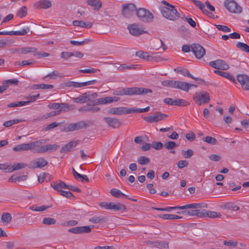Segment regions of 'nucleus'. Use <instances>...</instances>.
I'll use <instances>...</instances> for the list:
<instances>
[{"mask_svg":"<svg viewBox=\"0 0 249 249\" xmlns=\"http://www.w3.org/2000/svg\"><path fill=\"white\" fill-rule=\"evenodd\" d=\"M73 56V54L72 52H62L61 53V58L64 59H68Z\"/></svg>","mask_w":249,"mask_h":249,"instance_id":"338daca9","label":"nucleus"},{"mask_svg":"<svg viewBox=\"0 0 249 249\" xmlns=\"http://www.w3.org/2000/svg\"><path fill=\"white\" fill-rule=\"evenodd\" d=\"M163 146V144L160 142H154L152 144V147L156 150H160Z\"/></svg>","mask_w":249,"mask_h":249,"instance_id":"774afa93","label":"nucleus"},{"mask_svg":"<svg viewBox=\"0 0 249 249\" xmlns=\"http://www.w3.org/2000/svg\"><path fill=\"white\" fill-rule=\"evenodd\" d=\"M42 223L45 225H50L55 224V219L51 217H45L43 218Z\"/></svg>","mask_w":249,"mask_h":249,"instance_id":"603ef678","label":"nucleus"},{"mask_svg":"<svg viewBox=\"0 0 249 249\" xmlns=\"http://www.w3.org/2000/svg\"><path fill=\"white\" fill-rule=\"evenodd\" d=\"M158 216L159 217L163 219H165V220L178 219L181 218L178 215H175V214H159Z\"/></svg>","mask_w":249,"mask_h":249,"instance_id":"ea45409f","label":"nucleus"},{"mask_svg":"<svg viewBox=\"0 0 249 249\" xmlns=\"http://www.w3.org/2000/svg\"><path fill=\"white\" fill-rule=\"evenodd\" d=\"M136 5L133 3H125V18H129L136 13Z\"/></svg>","mask_w":249,"mask_h":249,"instance_id":"393cba45","label":"nucleus"},{"mask_svg":"<svg viewBox=\"0 0 249 249\" xmlns=\"http://www.w3.org/2000/svg\"><path fill=\"white\" fill-rule=\"evenodd\" d=\"M52 6V2L49 0H40L35 3L34 6L35 9H47Z\"/></svg>","mask_w":249,"mask_h":249,"instance_id":"aec40b11","label":"nucleus"},{"mask_svg":"<svg viewBox=\"0 0 249 249\" xmlns=\"http://www.w3.org/2000/svg\"><path fill=\"white\" fill-rule=\"evenodd\" d=\"M18 81L16 79H9L6 80L3 82V85H17L18 84Z\"/></svg>","mask_w":249,"mask_h":249,"instance_id":"0e129e2a","label":"nucleus"},{"mask_svg":"<svg viewBox=\"0 0 249 249\" xmlns=\"http://www.w3.org/2000/svg\"><path fill=\"white\" fill-rule=\"evenodd\" d=\"M224 208L226 210H232L233 211H237L240 208L233 202L226 203L224 205Z\"/></svg>","mask_w":249,"mask_h":249,"instance_id":"58836bf2","label":"nucleus"},{"mask_svg":"<svg viewBox=\"0 0 249 249\" xmlns=\"http://www.w3.org/2000/svg\"><path fill=\"white\" fill-rule=\"evenodd\" d=\"M48 164L47 160L43 158H39L30 161L28 167L29 168H42Z\"/></svg>","mask_w":249,"mask_h":249,"instance_id":"9d476101","label":"nucleus"},{"mask_svg":"<svg viewBox=\"0 0 249 249\" xmlns=\"http://www.w3.org/2000/svg\"><path fill=\"white\" fill-rule=\"evenodd\" d=\"M109 114L112 115H121L124 113V107H114L110 108L108 111Z\"/></svg>","mask_w":249,"mask_h":249,"instance_id":"2f4dec72","label":"nucleus"},{"mask_svg":"<svg viewBox=\"0 0 249 249\" xmlns=\"http://www.w3.org/2000/svg\"><path fill=\"white\" fill-rule=\"evenodd\" d=\"M127 29L129 31V33L132 36H138L146 33V31H144V28L143 26L140 24L133 23L129 24L127 26Z\"/></svg>","mask_w":249,"mask_h":249,"instance_id":"423d86ee","label":"nucleus"},{"mask_svg":"<svg viewBox=\"0 0 249 249\" xmlns=\"http://www.w3.org/2000/svg\"><path fill=\"white\" fill-rule=\"evenodd\" d=\"M89 93L86 92L76 98H73L72 100L76 103H85L90 100Z\"/></svg>","mask_w":249,"mask_h":249,"instance_id":"a878e982","label":"nucleus"},{"mask_svg":"<svg viewBox=\"0 0 249 249\" xmlns=\"http://www.w3.org/2000/svg\"><path fill=\"white\" fill-rule=\"evenodd\" d=\"M110 194L114 197L117 198L123 197L124 195L119 190L117 189H112L110 190Z\"/></svg>","mask_w":249,"mask_h":249,"instance_id":"de8ad7c7","label":"nucleus"},{"mask_svg":"<svg viewBox=\"0 0 249 249\" xmlns=\"http://www.w3.org/2000/svg\"><path fill=\"white\" fill-rule=\"evenodd\" d=\"M136 15L140 20L144 22H151L154 18L153 14L149 10L142 8L136 11Z\"/></svg>","mask_w":249,"mask_h":249,"instance_id":"7ed1b4c3","label":"nucleus"},{"mask_svg":"<svg viewBox=\"0 0 249 249\" xmlns=\"http://www.w3.org/2000/svg\"><path fill=\"white\" fill-rule=\"evenodd\" d=\"M120 100L118 97H106L105 98H99L95 100L92 102L93 105H97L99 104H105L107 103H110L113 102H117Z\"/></svg>","mask_w":249,"mask_h":249,"instance_id":"dca6fc26","label":"nucleus"},{"mask_svg":"<svg viewBox=\"0 0 249 249\" xmlns=\"http://www.w3.org/2000/svg\"><path fill=\"white\" fill-rule=\"evenodd\" d=\"M97 81L96 80H90L85 82H76L73 81H68L65 83V85L67 87L81 88L90 85L95 84Z\"/></svg>","mask_w":249,"mask_h":249,"instance_id":"ddd939ff","label":"nucleus"},{"mask_svg":"<svg viewBox=\"0 0 249 249\" xmlns=\"http://www.w3.org/2000/svg\"><path fill=\"white\" fill-rule=\"evenodd\" d=\"M194 154V152L192 149H188L187 151L183 150L182 155L184 158L188 159L191 158Z\"/></svg>","mask_w":249,"mask_h":249,"instance_id":"bf43d9fd","label":"nucleus"},{"mask_svg":"<svg viewBox=\"0 0 249 249\" xmlns=\"http://www.w3.org/2000/svg\"><path fill=\"white\" fill-rule=\"evenodd\" d=\"M61 113V110L52 111L48 113H45L43 116L41 117L39 120H43L53 117L54 116L59 115Z\"/></svg>","mask_w":249,"mask_h":249,"instance_id":"c03bdc74","label":"nucleus"},{"mask_svg":"<svg viewBox=\"0 0 249 249\" xmlns=\"http://www.w3.org/2000/svg\"><path fill=\"white\" fill-rule=\"evenodd\" d=\"M180 72L184 76L195 78V77L190 74L189 71L186 69H180Z\"/></svg>","mask_w":249,"mask_h":249,"instance_id":"69168bd1","label":"nucleus"},{"mask_svg":"<svg viewBox=\"0 0 249 249\" xmlns=\"http://www.w3.org/2000/svg\"><path fill=\"white\" fill-rule=\"evenodd\" d=\"M29 104V102L27 101H19L10 103L7 105V107H21L23 106L28 105Z\"/></svg>","mask_w":249,"mask_h":249,"instance_id":"79ce46f5","label":"nucleus"},{"mask_svg":"<svg viewBox=\"0 0 249 249\" xmlns=\"http://www.w3.org/2000/svg\"><path fill=\"white\" fill-rule=\"evenodd\" d=\"M152 92V90L151 89L144 88L133 87L125 88V95H145Z\"/></svg>","mask_w":249,"mask_h":249,"instance_id":"39448f33","label":"nucleus"},{"mask_svg":"<svg viewBox=\"0 0 249 249\" xmlns=\"http://www.w3.org/2000/svg\"><path fill=\"white\" fill-rule=\"evenodd\" d=\"M193 3L197 7H198L203 13L204 10H206L205 8L204 4L199 0H193Z\"/></svg>","mask_w":249,"mask_h":249,"instance_id":"5fc2aeb1","label":"nucleus"},{"mask_svg":"<svg viewBox=\"0 0 249 249\" xmlns=\"http://www.w3.org/2000/svg\"><path fill=\"white\" fill-rule=\"evenodd\" d=\"M216 28L219 30L222 31L224 32H230L231 30L230 28H229L227 26L222 25H216Z\"/></svg>","mask_w":249,"mask_h":249,"instance_id":"e2e57ef3","label":"nucleus"},{"mask_svg":"<svg viewBox=\"0 0 249 249\" xmlns=\"http://www.w3.org/2000/svg\"><path fill=\"white\" fill-rule=\"evenodd\" d=\"M30 31V28L27 27L23 29L21 31H13L14 36H24L26 35Z\"/></svg>","mask_w":249,"mask_h":249,"instance_id":"6e6d98bb","label":"nucleus"},{"mask_svg":"<svg viewBox=\"0 0 249 249\" xmlns=\"http://www.w3.org/2000/svg\"><path fill=\"white\" fill-rule=\"evenodd\" d=\"M100 206L106 209H112L115 210H119L122 209V205L118 203H114L112 202H103L101 203Z\"/></svg>","mask_w":249,"mask_h":249,"instance_id":"412c9836","label":"nucleus"},{"mask_svg":"<svg viewBox=\"0 0 249 249\" xmlns=\"http://www.w3.org/2000/svg\"><path fill=\"white\" fill-rule=\"evenodd\" d=\"M23 121H24V120H23L22 119H18L9 120V121L5 122L3 124V125L5 127H10V126L14 125V124H18V123H20V122H22Z\"/></svg>","mask_w":249,"mask_h":249,"instance_id":"a18cd8bd","label":"nucleus"},{"mask_svg":"<svg viewBox=\"0 0 249 249\" xmlns=\"http://www.w3.org/2000/svg\"><path fill=\"white\" fill-rule=\"evenodd\" d=\"M72 173L73 176L76 179H79L82 182L84 181L87 182L89 181V179L87 175H81L78 173L73 168H72Z\"/></svg>","mask_w":249,"mask_h":249,"instance_id":"7c9ffc66","label":"nucleus"},{"mask_svg":"<svg viewBox=\"0 0 249 249\" xmlns=\"http://www.w3.org/2000/svg\"><path fill=\"white\" fill-rule=\"evenodd\" d=\"M59 147V145L56 144H49L41 146L39 148L35 149L34 153H45L47 152H53L56 151Z\"/></svg>","mask_w":249,"mask_h":249,"instance_id":"9b49d317","label":"nucleus"},{"mask_svg":"<svg viewBox=\"0 0 249 249\" xmlns=\"http://www.w3.org/2000/svg\"><path fill=\"white\" fill-rule=\"evenodd\" d=\"M79 141H71L63 146L60 150V153H66L71 151L79 144Z\"/></svg>","mask_w":249,"mask_h":249,"instance_id":"4be33fe9","label":"nucleus"},{"mask_svg":"<svg viewBox=\"0 0 249 249\" xmlns=\"http://www.w3.org/2000/svg\"><path fill=\"white\" fill-rule=\"evenodd\" d=\"M224 6L231 13L240 14L242 11V8L233 0L225 1Z\"/></svg>","mask_w":249,"mask_h":249,"instance_id":"0eeeda50","label":"nucleus"},{"mask_svg":"<svg viewBox=\"0 0 249 249\" xmlns=\"http://www.w3.org/2000/svg\"><path fill=\"white\" fill-rule=\"evenodd\" d=\"M191 51L197 59H201L206 53L205 49L198 43H193L191 45Z\"/></svg>","mask_w":249,"mask_h":249,"instance_id":"6e6552de","label":"nucleus"},{"mask_svg":"<svg viewBox=\"0 0 249 249\" xmlns=\"http://www.w3.org/2000/svg\"><path fill=\"white\" fill-rule=\"evenodd\" d=\"M100 110V108L95 107H90L89 106H86L79 108L78 110L80 112H96Z\"/></svg>","mask_w":249,"mask_h":249,"instance_id":"f704fd0d","label":"nucleus"},{"mask_svg":"<svg viewBox=\"0 0 249 249\" xmlns=\"http://www.w3.org/2000/svg\"><path fill=\"white\" fill-rule=\"evenodd\" d=\"M51 186L60 194L61 192L63 191L62 190V189H67L66 187H67V184L63 181H59L52 182Z\"/></svg>","mask_w":249,"mask_h":249,"instance_id":"5701e85b","label":"nucleus"},{"mask_svg":"<svg viewBox=\"0 0 249 249\" xmlns=\"http://www.w3.org/2000/svg\"><path fill=\"white\" fill-rule=\"evenodd\" d=\"M203 141L211 144H215L217 142V140L215 138L211 136H206V137L203 138Z\"/></svg>","mask_w":249,"mask_h":249,"instance_id":"864d4df0","label":"nucleus"},{"mask_svg":"<svg viewBox=\"0 0 249 249\" xmlns=\"http://www.w3.org/2000/svg\"><path fill=\"white\" fill-rule=\"evenodd\" d=\"M193 98L198 106H201L202 104H207L210 101V96L207 92L202 91L196 92Z\"/></svg>","mask_w":249,"mask_h":249,"instance_id":"20e7f679","label":"nucleus"},{"mask_svg":"<svg viewBox=\"0 0 249 249\" xmlns=\"http://www.w3.org/2000/svg\"><path fill=\"white\" fill-rule=\"evenodd\" d=\"M177 146L176 143L173 141H169L164 145V147L168 150L173 149Z\"/></svg>","mask_w":249,"mask_h":249,"instance_id":"13d9d810","label":"nucleus"},{"mask_svg":"<svg viewBox=\"0 0 249 249\" xmlns=\"http://www.w3.org/2000/svg\"><path fill=\"white\" fill-rule=\"evenodd\" d=\"M237 80L240 84L243 90H249V76L247 75L241 74L237 76Z\"/></svg>","mask_w":249,"mask_h":249,"instance_id":"4468645a","label":"nucleus"},{"mask_svg":"<svg viewBox=\"0 0 249 249\" xmlns=\"http://www.w3.org/2000/svg\"><path fill=\"white\" fill-rule=\"evenodd\" d=\"M160 12L164 17L170 20H177L180 17L179 13L174 6L173 8L162 7Z\"/></svg>","mask_w":249,"mask_h":249,"instance_id":"f257e3e1","label":"nucleus"},{"mask_svg":"<svg viewBox=\"0 0 249 249\" xmlns=\"http://www.w3.org/2000/svg\"><path fill=\"white\" fill-rule=\"evenodd\" d=\"M37 49L35 47H23L21 48V53L27 54L30 53H35Z\"/></svg>","mask_w":249,"mask_h":249,"instance_id":"8fccbe9b","label":"nucleus"},{"mask_svg":"<svg viewBox=\"0 0 249 249\" xmlns=\"http://www.w3.org/2000/svg\"><path fill=\"white\" fill-rule=\"evenodd\" d=\"M164 103L170 106H176L178 107H185L189 105L188 102L182 99H173L166 98L163 100Z\"/></svg>","mask_w":249,"mask_h":249,"instance_id":"1a4fd4ad","label":"nucleus"},{"mask_svg":"<svg viewBox=\"0 0 249 249\" xmlns=\"http://www.w3.org/2000/svg\"><path fill=\"white\" fill-rule=\"evenodd\" d=\"M214 72L218 75H220L222 77H223L225 78L229 79L231 81H232L235 83H236L235 78L232 75L230 74L229 72L218 70L214 71Z\"/></svg>","mask_w":249,"mask_h":249,"instance_id":"cd10ccee","label":"nucleus"},{"mask_svg":"<svg viewBox=\"0 0 249 249\" xmlns=\"http://www.w3.org/2000/svg\"><path fill=\"white\" fill-rule=\"evenodd\" d=\"M87 126V124L82 121L69 124L66 129L67 131H73L86 128Z\"/></svg>","mask_w":249,"mask_h":249,"instance_id":"a211bd4d","label":"nucleus"},{"mask_svg":"<svg viewBox=\"0 0 249 249\" xmlns=\"http://www.w3.org/2000/svg\"><path fill=\"white\" fill-rule=\"evenodd\" d=\"M175 81L166 80L161 82V85L163 87L174 89Z\"/></svg>","mask_w":249,"mask_h":249,"instance_id":"09e8293b","label":"nucleus"},{"mask_svg":"<svg viewBox=\"0 0 249 249\" xmlns=\"http://www.w3.org/2000/svg\"><path fill=\"white\" fill-rule=\"evenodd\" d=\"M12 217L10 213H4L1 217V221L7 224L10 223L12 221Z\"/></svg>","mask_w":249,"mask_h":249,"instance_id":"37998d69","label":"nucleus"},{"mask_svg":"<svg viewBox=\"0 0 249 249\" xmlns=\"http://www.w3.org/2000/svg\"><path fill=\"white\" fill-rule=\"evenodd\" d=\"M138 162L141 165H146L149 163L150 159L145 156H140L137 160Z\"/></svg>","mask_w":249,"mask_h":249,"instance_id":"3c124183","label":"nucleus"},{"mask_svg":"<svg viewBox=\"0 0 249 249\" xmlns=\"http://www.w3.org/2000/svg\"><path fill=\"white\" fill-rule=\"evenodd\" d=\"M27 166V165L23 163H15L12 166H10V172L24 168Z\"/></svg>","mask_w":249,"mask_h":249,"instance_id":"a19ab883","label":"nucleus"},{"mask_svg":"<svg viewBox=\"0 0 249 249\" xmlns=\"http://www.w3.org/2000/svg\"><path fill=\"white\" fill-rule=\"evenodd\" d=\"M174 89L188 91V83L178 80L175 81Z\"/></svg>","mask_w":249,"mask_h":249,"instance_id":"bb28decb","label":"nucleus"},{"mask_svg":"<svg viewBox=\"0 0 249 249\" xmlns=\"http://www.w3.org/2000/svg\"><path fill=\"white\" fill-rule=\"evenodd\" d=\"M154 246L163 249H168L169 248V242L165 241H156L153 242Z\"/></svg>","mask_w":249,"mask_h":249,"instance_id":"4c0bfd02","label":"nucleus"},{"mask_svg":"<svg viewBox=\"0 0 249 249\" xmlns=\"http://www.w3.org/2000/svg\"><path fill=\"white\" fill-rule=\"evenodd\" d=\"M88 4L94 7V9L98 10L102 7V2L98 0H89Z\"/></svg>","mask_w":249,"mask_h":249,"instance_id":"e433bc0d","label":"nucleus"},{"mask_svg":"<svg viewBox=\"0 0 249 249\" xmlns=\"http://www.w3.org/2000/svg\"><path fill=\"white\" fill-rule=\"evenodd\" d=\"M236 46L237 48L240 49V50L249 53V46H248L246 43L238 42L236 43Z\"/></svg>","mask_w":249,"mask_h":249,"instance_id":"49530a36","label":"nucleus"},{"mask_svg":"<svg viewBox=\"0 0 249 249\" xmlns=\"http://www.w3.org/2000/svg\"><path fill=\"white\" fill-rule=\"evenodd\" d=\"M207 211V210H196V216H197L201 218H206V212Z\"/></svg>","mask_w":249,"mask_h":249,"instance_id":"680f3d73","label":"nucleus"},{"mask_svg":"<svg viewBox=\"0 0 249 249\" xmlns=\"http://www.w3.org/2000/svg\"><path fill=\"white\" fill-rule=\"evenodd\" d=\"M73 25L75 26L90 28L91 27L92 24L90 22H85L82 20H74L73 21Z\"/></svg>","mask_w":249,"mask_h":249,"instance_id":"c756f323","label":"nucleus"},{"mask_svg":"<svg viewBox=\"0 0 249 249\" xmlns=\"http://www.w3.org/2000/svg\"><path fill=\"white\" fill-rule=\"evenodd\" d=\"M136 55L137 56L146 60H151V57L153 58L155 57L150 56L148 54V52H143L142 51H139L136 52Z\"/></svg>","mask_w":249,"mask_h":249,"instance_id":"473e14b6","label":"nucleus"},{"mask_svg":"<svg viewBox=\"0 0 249 249\" xmlns=\"http://www.w3.org/2000/svg\"><path fill=\"white\" fill-rule=\"evenodd\" d=\"M44 143V140H41L39 141L31 142L28 143L19 144L13 147V149L14 151L16 152L32 150L34 149L35 147H38Z\"/></svg>","mask_w":249,"mask_h":249,"instance_id":"f03ea898","label":"nucleus"},{"mask_svg":"<svg viewBox=\"0 0 249 249\" xmlns=\"http://www.w3.org/2000/svg\"><path fill=\"white\" fill-rule=\"evenodd\" d=\"M104 120L109 126L113 128H117L121 125L119 120L114 118L105 117Z\"/></svg>","mask_w":249,"mask_h":249,"instance_id":"b1692460","label":"nucleus"},{"mask_svg":"<svg viewBox=\"0 0 249 249\" xmlns=\"http://www.w3.org/2000/svg\"><path fill=\"white\" fill-rule=\"evenodd\" d=\"M202 207H205V206H202L201 204L199 203H192V204H186L184 206H181L179 207H178V209L179 210H184V209H196V208H200Z\"/></svg>","mask_w":249,"mask_h":249,"instance_id":"c9c22d12","label":"nucleus"},{"mask_svg":"<svg viewBox=\"0 0 249 249\" xmlns=\"http://www.w3.org/2000/svg\"><path fill=\"white\" fill-rule=\"evenodd\" d=\"M90 226H81L71 228L68 230L70 232L74 234L88 233L91 232V229L93 228Z\"/></svg>","mask_w":249,"mask_h":249,"instance_id":"f3484780","label":"nucleus"},{"mask_svg":"<svg viewBox=\"0 0 249 249\" xmlns=\"http://www.w3.org/2000/svg\"><path fill=\"white\" fill-rule=\"evenodd\" d=\"M27 8L26 6L22 7L18 13V16L23 18L27 15Z\"/></svg>","mask_w":249,"mask_h":249,"instance_id":"052dcab7","label":"nucleus"},{"mask_svg":"<svg viewBox=\"0 0 249 249\" xmlns=\"http://www.w3.org/2000/svg\"><path fill=\"white\" fill-rule=\"evenodd\" d=\"M167 115L159 112L155 113L153 115L144 118V120L149 123L157 122L166 118Z\"/></svg>","mask_w":249,"mask_h":249,"instance_id":"2eb2a0df","label":"nucleus"},{"mask_svg":"<svg viewBox=\"0 0 249 249\" xmlns=\"http://www.w3.org/2000/svg\"><path fill=\"white\" fill-rule=\"evenodd\" d=\"M209 64L211 67L217 70H227L229 68L228 64L225 61L221 59L211 61Z\"/></svg>","mask_w":249,"mask_h":249,"instance_id":"f8f14e48","label":"nucleus"},{"mask_svg":"<svg viewBox=\"0 0 249 249\" xmlns=\"http://www.w3.org/2000/svg\"><path fill=\"white\" fill-rule=\"evenodd\" d=\"M206 217L216 219V218H222V216L220 213H218L214 211H211L210 210H207L206 212Z\"/></svg>","mask_w":249,"mask_h":249,"instance_id":"72a5a7b5","label":"nucleus"},{"mask_svg":"<svg viewBox=\"0 0 249 249\" xmlns=\"http://www.w3.org/2000/svg\"><path fill=\"white\" fill-rule=\"evenodd\" d=\"M107 220V218L104 216H95L89 219V221L94 224L104 223Z\"/></svg>","mask_w":249,"mask_h":249,"instance_id":"c85d7f7f","label":"nucleus"},{"mask_svg":"<svg viewBox=\"0 0 249 249\" xmlns=\"http://www.w3.org/2000/svg\"><path fill=\"white\" fill-rule=\"evenodd\" d=\"M50 109H57V110H61L62 111H66L69 109V106L66 103H50L48 106Z\"/></svg>","mask_w":249,"mask_h":249,"instance_id":"6ab92c4d","label":"nucleus"},{"mask_svg":"<svg viewBox=\"0 0 249 249\" xmlns=\"http://www.w3.org/2000/svg\"><path fill=\"white\" fill-rule=\"evenodd\" d=\"M30 31V28L27 27L23 29L21 31H13L14 36H24L26 35Z\"/></svg>","mask_w":249,"mask_h":249,"instance_id":"4d7b16f0","label":"nucleus"}]
</instances>
